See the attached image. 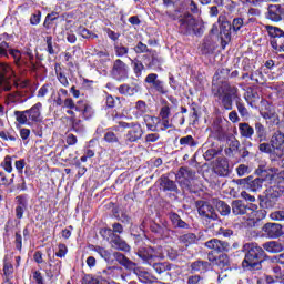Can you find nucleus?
<instances>
[{
    "label": "nucleus",
    "instance_id": "nucleus-14",
    "mask_svg": "<svg viewBox=\"0 0 284 284\" xmlns=\"http://www.w3.org/2000/svg\"><path fill=\"white\" fill-rule=\"evenodd\" d=\"M237 183L240 185H245V189L251 190V192H258V190L263 187V179L261 178L253 179L252 176H248L246 179L237 180Z\"/></svg>",
    "mask_w": 284,
    "mask_h": 284
},
{
    "label": "nucleus",
    "instance_id": "nucleus-62",
    "mask_svg": "<svg viewBox=\"0 0 284 284\" xmlns=\"http://www.w3.org/2000/svg\"><path fill=\"white\" fill-rule=\"evenodd\" d=\"M104 141H106V143H116L119 142V138H116V134H114V132H106L104 134Z\"/></svg>",
    "mask_w": 284,
    "mask_h": 284
},
{
    "label": "nucleus",
    "instance_id": "nucleus-50",
    "mask_svg": "<svg viewBox=\"0 0 284 284\" xmlns=\"http://www.w3.org/2000/svg\"><path fill=\"white\" fill-rule=\"evenodd\" d=\"M170 128H172V122H170V119L160 118L158 132H165V130H170Z\"/></svg>",
    "mask_w": 284,
    "mask_h": 284
},
{
    "label": "nucleus",
    "instance_id": "nucleus-6",
    "mask_svg": "<svg viewBox=\"0 0 284 284\" xmlns=\"http://www.w3.org/2000/svg\"><path fill=\"white\" fill-rule=\"evenodd\" d=\"M284 185L274 184L268 190H266L265 196L261 197L260 205L265 210H272L278 203V199L283 196Z\"/></svg>",
    "mask_w": 284,
    "mask_h": 284
},
{
    "label": "nucleus",
    "instance_id": "nucleus-63",
    "mask_svg": "<svg viewBox=\"0 0 284 284\" xmlns=\"http://www.w3.org/2000/svg\"><path fill=\"white\" fill-rule=\"evenodd\" d=\"M105 32H106L109 39H111V41H114L115 43H116V41H119V37H121V33L115 32L110 28L105 29Z\"/></svg>",
    "mask_w": 284,
    "mask_h": 284
},
{
    "label": "nucleus",
    "instance_id": "nucleus-51",
    "mask_svg": "<svg viewBox=\"0 0 284 284\" xmlns=\"http://www.w3.org/2000/svg\"><path fill=\"white\" fill-rule=\"evenodd\" d=\"M217 155H219V150H216L214 148L207 149L203 153L205 161H212V159H215Z\"/></svg>",
    "mask_w": 284,
    "mask_h": 284
},
{
    "label": "nucleus",
    "instance_id": "nucleus-2",
    "mask_svg": "<svg viewBox=\"0 0 284 284\" xmlns=\"http://www.w3.org/2000/svg\"><path fill=\"white\" fill-rule=\"evenodd\" d=\"M173 19L178 21V28L181 34H195L196 37L203 34V23L196 20L193 14L184 13L178 18L174 17Z\"/></svg>",
    "mask_w": 284,
    "mask_h": 284
},
{
    "label": "nucleus",
    "instance_id": "nucleus-27",
    "mask_svg": "<svg viewBox=\"0 0 284 284\" xmlns=\"http://www.w3.org/2000/svg\"><path fill=\"white\" fill-rule=\"evenodd\" d=\"M144 123L151 132H159V123H161V118L144 115Z\"/></svg>",
    "mask_w": 284,
    "mask_h": 284
},
{
    "label": "nucleus",
    "instance_id": "nucleus-58",
    "mask_svg": "<svg viewBox=\"0 0 284 284\" xmlns=\"http://www.w3.org/2000/svg\"><path fill=\"white\" fill-rule=\"evenodd\" d=\"M112 227H113V230L112 229L108 230V232H109V234H111V236H112V234H123V225H121V223H114V224H112Z\"/></svg>",
    "mask_w": 284,
    "mask_h": 284
},
{
    "label": "nucleus",
    "instance_id": "nucleus-1",
    "mask_svg": "<svg viewBox=\"0 0 284 284\" xmlns=\"http://www.w3.org/2000/svg\"><path fill=\"white\" fill-rule=\"evenodd\" d=\"M243 252L245 257L242 262L244 270L253 272L254 270H261L263 267V258H265V251L256 243H246L243 245Z\"/></svg>",
    "mask_w": 284,
    "mask_h": 284
},
{
    "label": "nucleus",
    "instance_id": "nucleus-19",
    "mask_svg": "<svg viewBox=\"0 0 284 284\" xmlns=\"http://www.w3.org/2000/svg\"><path fill=\"white\" fill-rule=\"evenodd\" d=\"M138 256L143 260L148 265H152V258H154V250L151 246L143 245L138 250Z\"/></svg>",
    "mask_w": 284,
    "mask_h": 284
},
{
    "label": "nucleus",
    "instance_id": "nucleus-18",
    "mask_svg": "<svg viewBox=\"0 0 284 284\" xmlns=\"http://www.w3.org/2000/svg\"><path fill=\"white\" fill-rule=\"evenodd\" d=\"M110 244L113 250H120V252H130V245L121 239V236L112 233L110 236Z\"/></svg>",
    "mask_w": 284,
    "mask_h": 284
},
{
    "label": "nucleus",
    "instance_id": "nucleus-15",
    "mask_svg": "<svg viewBox=\"0 0 284 284\" xmlns=\"http://www.w3.org/2000/svg\"><path fill=\"white\" fill-rule=\"evenodd\" d=\"M217 22L220 23V37L222 41H230L232 38V23L225 20V17L223 16L219 17Z\"/></svg>",
    "mask_w": 284,
    "mask_h": 284
},
{
    "label": "nucleus",
    "instance_id": "nucleus-44",
    "mask_svg": "<svg viewBox=\"0 0 284 284\" xmlns=\"http://www.w3.org/2000/svg\"><path fill=\"white\" fill-rule=\"evenodd\" d=\"M132 65L136 79L141 78V74H143V71L145 70V65H143V62H141V60H133Z\"/></svg>",
    "mask_w": 284,
    "mask_h": 284
},
{
    "label": "nucleus",
    "instance_id": "nucleus-31",
    "mask_svg": "<svg viewBox=\"0 0 284 284\" xmlns=\"http://www.w3.org/2000/svg\"><path fill=\"white\" fill-rule=\"evenodd\" d=\"M169 219L173 225V227H180L182 230H187L190 227V224H187L185 221L181 219L180 214L176 213H170Z\"/></svg>",
    "mask_w": 284,
    "mask_h": 284
},
{
    "label": "nucleus",
    "instance_id": "nucleus-61",
    "mask_svg": "<svg viewBox=\"0 0 284 284\" xmlns=\"http://www.w3.org/2000/svg\"><path fill=\"white\" fill-rule=\"evenodd\" d=\"M57 79L61 83V85H63L64 88H68V85H70V82L68 81V77H65L63 72L57 71Z\"/></svg>",
    "mask_w": 284,
    "mask_h": 284
},
{
    "label": "nucleus",
    "instance_id": "nucleus-30",
    "mask_svg": "<svg viewBox=\"0 0 284 284\" xmlns=\"http://www.w3.org/2000/svg\"><path fill=\"white\" fill-rule=\"evenodd\" d=\"M49 257V274L50 276H59L61 274V260H52L50 254Z\"/></svg>",
    "mask_w": 284,
    "mask_h": 284
},
{
    "label": "nucleus",
    "instance_id": "nucleus-46",
    "mask_svg": "<svg viewBox=\"0 0 284 284\" xmlns=\"http://www.w3.org/2000/svg\"><path fill=\"white\" fill-rule=\"evenodd\" d=\"M94 252H97V254H99L101 258H104L106 263H110V261L112 260V253L104 247L95 246Z\"/></svg>",
    "mask_w": 284,
    "mask_h": 284
},
{
    "label": "nucleus",
    "instance_id": "nucleus-22",
    "mask_svg": "<svg viewBox=\"0 0 284 284\" xmlns=\"http://www.w3.org/2000/svg\"><path fill=\"white\" fill-rule=\"evenodd\" d=\"M150 230L158 236V239H170V229H168L165 225L152 223L150 225Z\"/></svg>",
    "mask_w": 284,
    "mask_h": 284
},
{
    "label": "nucleus",
    "instance_id": "nucleus-35",
    "mask_svg": "<svg viewBox=\"0 0 284 284\" xmlns=\"http://www.w3.org/2000/svg\"><path fill=\"white\" fill-rule=\"evenodd\" d=\"M134 110L135 119H141L144 114H148V103L143 100H139L135 102Z\"/></svg>",
    "mask_w": 284,
    "mask_h": 284
},
{
    "label": "nucleus",
    "instance_id": "nucleus-40",
    "mask_svg": "<svg viewBox=\"0 0 284 284\" xmlns=\"http://www.w3.org/2000/svg\"><path fill=\"white\" fill-rule=\"evenodd\" d=\"M235 105L237 108V112L242 119H248L250 118V111L247 108H245V103L241 101V98L236 99Z\"/></svg>",
    "mask_w": 284,
    "mask_h": 284
},
{
    "label": "nucleus",
    "instance_id": "nucleus-11",
    "mask_svg": "<svg viewBox=\"0 0 284 284\" xmlns=\"http://www.w3.org/2000/svg\"><path fill=\"white\" fill-rule=\"evenodd\" d=\"M197 213L202 219L206 221H216L219 219V214L214 210V206L206 201H197L196 202Z\"/></svg>",
    "mask_w": 284,
    "mask_h": 284
},
{
    "label": "nucleus",
    "instance_id": "nucleus-59",
    "mask_svg": "<svg viewBox=\"0 0 284 284\" xmlns=\"http://www.w3.org/2000/svg\"><path fill=\"white\" fill-rule=\"evenodd\" d=\"M243 18H235L233 19V22H232V28L234 30V32H239V30H241L243 28Z\"/></svg>",
    "mask_w": 284,
    "mask_h": 284
},
{
    "label": "nucleus",
    "instance_id": "nucleus-8",
    "mask_svg": "<svg viewBox=\"0 0 284 284\" xmlns=\"http://www.w3.org/2000/svg\"><path fill=\"white\" fill-rule=\"evenodd\" d=\"M119 126L128 130L124 135L125 143H136L143 136V128L136 122H119Z\"/></svg>",
    "mask_w": 284,
    "mask_h": 284
},
{
    "label": "nucleus",
    "instance_id": "nucleus-21",
    "mask_svg": "<svg viewBox=\"0 0 284 284\" xmlns=\"http://www.w3.org/2000/svg\"><path fill=\"white\" fill-rule=\"evenodd\" d=\"M22 55L26 57L22 58L24 68H28L32 72L37 71V62H34V54L32 53V49L27 48L22 52Z\"/></svg>",
    "mask_w": 284,
    "mask_h": 284
},
{
    "label": "nucleus",
    "instance_id": "nucleus-9",
    "mask_svg": "<svg viewBox=\"0 0 284 284\" xmlns=\"http://www.w3.org/2000/svg\"><path fill=\"white\" fill-rule=\"evenodd\" d=\"M111 77L115 81H128L130 79V67L121 59L113 62Z\"/></svg>",
    "mask_w": 284,
    "mask_h": 284
},
{
    "label": "nucleus",
    "instance_id": "nucleus-55",
    "mask_svg": "<svg viewBox=\"0 0 284 284\" xmlns=\"http://www.w3.org/2000/svg\"><path fill=\"white\" fill-rule=\"evenodd\" d=\"M170 114H171V110H170V105L164 104L161 109H160V114L158 119H170Z\"/></svg>",
    "mask_w": 284,
    "mask_h": 284
},
{
    "label": "nucleus",
    "instance_id": "nucleus-64",
    "mask_svg": "<svg viewBox=\"0 0 284 284\" xmlns=\"http://www.w3.org/2000/svg\"><path fill=\"white\" fill-rule=\"evenodd\" d=\"M47 41V52H49L50 54H54V47L52 45V37L48 36L45 38Z\"/></svg>",
    "mask_w": 284,
    "mask_h": 284
},
{
    "label": "nucleus",
    "instance_id": "nucleus-34",
    "mask_svg": "<svg viewBox=\"0 0 284 284\" xmlns=\"http://www.w3.org/2000/svg\"><path fill=\"white\" fill-rule=\"evenodd\" d=\"M113 256L115 261H118V263H120V265H123V267H125L126 270L134 268V262L130 261V258L123 255V253L115 252L113 253Z\"/></svg>",
    "mask_w": 284,
    "mask_h": 284
},
{
    "label": "nucleus",
    "instance_id": "nucleus-49",
    "mask_svg": "<svg viewBox=\"0 0 284 284\" xmlns=\"http://www.w3.org/2000/svg\"><path fill=\"white\" fill-rule=\"evenodd\" d=\"M10 43L2 41L0 42V59H8L10 55Z\"/></svg>",
    "mask_w": 284,
    "mask_h": 284
},
{
    "label": "nucleus",
    "instance_id": "nucleus-52",
    "mask_svg": "<svg viewBox=\"0 0 284 284\" xmlns=\"http://www.w3.org/2000/svg\"><path fill=\"white\" fill-rule=\"evenodd\" d=\"M161 65H163V58L159 55H153L152 60L150 62L151 68H156L158 70H161Z\"/></svg>",
    "mask_w": 284,
    "mask_h": 284
},
{
    "label": "nucleus",
    "instance_id": "nucleus-41",
    "mask_svg": "<svg viewBox=\"0 0 284 284\" xmlns=\"http://www.w3.org/2000/svg\"><path fill=\"white\" fill-rule=\"evenodd\" d=\"M179 241L184 245H186L187 247L189 245H194V243H196L197 241V237H196V234L194 233H186L184 235H181Z\"/></svg>",
    "mask_w": 284,
    "mask_h": 284
},
{
    "label": "nucleus",
    "instance_id": "nucleus-16",
    "mask_svg": "<svg viewBox=\"0 0 284 284\" xmlns=\"http://www.w3.org/2000/svg\"><path fill=\"white\" fill-rule=\"evenodd\" d=\"M283 13L284 9L281 7V4H270L267 8L266 18L270 19V21L278 23V21H283Z\"/></svg>",
    "mask_w": 284,
    "mask_h": 284
},
{
    "label": "nucleus",
    "instance_id": "nucleus-25",
    "mask_svg": "<svg viewBox=\"0 0 284 284\" xmlns=\"http://www.w3.org/2000/svg\"><path fill=\"white\" fill-rule=\"evenodd\" d=\"M239 132L242 139H252V136H254V129L247 122L239 123Z\"/></svg>",
    "mask_w": 284,
    "mask_h": 284
},
{
    "label": "nucleus",
    "instance_id": "nucleus-7",
    "mask_svg": "<svg viewBox=\"0 0 284 284\" xmlns=\"http://www.w3.org/2000/svg\"><path fill=\"white\" fill-rule=\"evenodd\" d=\"M265 30L271 38L270 44L275 52H284V31L274 26L266 24Z\"/></svg>",
    "mask_w": 284,
    "mask_h": 284
},
{
    "label": "nucleus",
    "instance_id": "nucleus-36",
    "mask_svg": "<svg viewBox=\"0 0 284 284\" xmlns=\"http://www.w3.org/2000/svg\"><path fill=\"white\" fill-rule=\"evenodd\" d=\"M120 94H126L129 97H134L136 92H139V87L130 85V84H122L119 87Z\"/></svg>",
    "mask_w": 284,
    "mask_h": 284
},
{
    "label": "nucleus",
    "instance_id": "nucleus-28",
    "mask_svg": "<svg viewBox=\"0 0 284 284\" xmlns=\"http://www.w3.org/2000/svg\"><path fill=\"white\" fill-rule=\"evenodd\" d=\"M268 181H277V185H281L284 181V170L276 168H270L268 171Z\"/></svg>",
    "mask_w": 284,
    "mask_h": 284
},
{
    "label": "nucleus",
    "instance_id": "nucleus-53",
    "mask_svg": "<svg viewBox=\"0 0 284 284\" xmlns=\"http://www.w3.org/2000/svg\"><path fill=\"white\" fill-rule=\"evenodd\" d=\"M1 166L3 168V170H6V172L10 174L12 172V158L10 155H7L4 158V161L1 163Z\"/></svg>",
    "mask_w": 284,
    "mask_h": 284
},
{
    "label": "nucleus",
    "instance_id": "nucleus-33",
    "mask_svg": "<svg viewBox=\"0 0 284 284\" xmlns=\"http://www.w3.org/2000/svg\"><path fill=\"white\" fill-rule=\"evenodd\" d=\"M163 192H176L179 187L176 186V182L170 180L168 176H162L161 178V183H160Z\"/></svg>",
    "mask_w": 284,
    "mask_h": 284
},
{
    "label": "nucleus",
    "instance_id": "nucleus-23",
    "mask_svg": "<svg viewBox=\"0 0 284 284\" xmlns=\"http://www.w3.org/2000/svg\"><path fill=\"white\" fill-rule=\"evenodd\" d=\"M262 247L270 254H281V252H283V250H284L283 243H281L278 241L265 242L262 245Z\"/></svg>",
    "mask_w": 284,
    "mask_h": 284
},
{
    "label": "nucleus",
    "instance_id": "nucleus-42",
    "mask_svg": "<svg viewBox=\"0 0 284 284\" xmlns=\"http://www.w3.org/2000/svg\"><path fill=\"white\" fill-rule=\"evenodd\" d=\"M180 145H182L183 148H196V145H199V142L194 140V136L186 135L180 139Z\"/></svg>",
    "mask_w": 284,
    "mask_h": 284
},
{
    "label": "nucleus",
    "instance_id": "nucleus-12",
    "mask_svg": "<svg viewBox=\"0 0 284 284\" xmlns=\"http://www.w3.org/2000/svg\"><path fill=\"white\" fill-rule=\"evenodd\" d=\"M262 233L266 239H281L283 234V225L268 222L262 226Z\"/></svg>",
    "mask_w": 284,
    "mask_h": 284
},
{
    "label": "nucleus",
    "instance_id": "nucleus-10",
    "mask_svg": "<svg viewBox=\"0 0 284 284\" xmlns=\"http://www.w3.org/2000/svg\"><path fill=\"white\" fill-rule=\"evenodd\" d=\"M12 67L6 62H0V94L1 92H10L12 90Z\"/></svg>",
    "mask_w": 284,
    "mask_h": 284
},
{
    "label": "nucleus",
    "instance_id": "nucleus-32",
    "mask_svg": "<svg viewBox=\"0 0 284 284\" xmlns=\"http://www.w3.org/2000/svg\"><path fill=\"white\" fill-rule=\"evenodd\" d=\"M271 145H273L274 150L278 151L281 150V148H283L284 144V133L281 131H276L275 133H273V135L271 136Z\"/></svg>",
    "mask_w": 284,
    "mask_h": 284
},
{
    "label": "nucleus",
    "instance_id": "nucleus-17",
    "mask_svg": "<svg viewBox=\"0 0 284 284\" xmlns=\"http://www.w3.org/2000/svg\"><path fill=\"white\" fill-rule=\"evenodd\" d=\"M215 174L219 176H229L230 175V163L225 158H217L214 166Z\"/></svg>",
    "mask_w": 284,
    "mask_h": 284
},
{
    "label": "nucleus",
    "instance_id": "nucleus-20",
    "mask_svg": "<svg viewBox=\"0 0 284 284\" xmlns=\"http://www.w3.org/2000/svg\"><path fill=\"white\" fill-rule=\"evenodd\" d=\"M205 247L209 250H213V252H227L230 250V244L227 242H223L221 240H210L205 243Z\"/></svg>",
    "mask_w": 284,
    "mask_h": 284
},
{
    "label": "nucleus",
    "instance_id": "nucleus-3",
    "mask_svg": "<svg viewBox=\"0 0 284 284\" xmlns=\"http://www.w3.org/2000/svg\"><path fill=\"white\" fill-rule=\"evenodd\" d=\"M43 104L41 102H37L33 106L26 111H14L16 121L20 123V125H33V123H41V110Z\"/></svg>",
    "mask_w": 284,
    "mask_h": 284
},
{
    "label": "nucleus",
    "instance_id": "nucleus-60",
    "mask_svg": "<svg viewBox=\"0 0 284 284\" xmlns=\"http://www.w3.org/2000/svg\"><path fill=\"white\" fill-rule=\"evenodd\" d=\"M134 51L136 52V54H143L145 52H150V49H148V44H144L143 42H139L135 45Z\"/></svg>",
    "mask_w": 284,
    "mask_h": 284
},
{
    "label": "nucleus",
    "instance_id": "nucleus-37",
    "mask_svg": "<svg viewBox=\"0 0 284 284\" xmlns=\"http://www.w3.org/2000/svg\"><path fill=\"white\" fill-rule=\"evenodd\" d=\"M78 112H81L84 119H92L94 116V110H92V106H90L85 101H82L80 103V110Z\"/></svg>",
    "mask_w": 284,
    "mask_h": 284
},
{
    "label": "nucleus",
    "instance_id": "nucleus-38",
    "mask_svg": "<svg viewBox=\"0 0 284 284\" xmlns=\"http://www.w3.org/2000/svg\"><path fill=\"white\" fill-rule=\"evenodd\" d=\"M81 102L82 101L80 100L75 103L72 98H65L62 108L64 110H74L75 112H78V110H81Z\"/></svg>",
    "mask_w": 284,
    "mask_h": 284
},
{
    "label": "nucleus",
    "instance_id": "nucleus-39",
    "mask_svg": "<svg viewBox=\"0 0 284 284\" xmlns=\"http://www.w3.org/2000/svg\"><path fill=\"white\" fill-rule=\"evenodd\" d=\"M215 203H216V210L221 214V216L230 215V212H232V207H230L227 203L221 200H216Z\"/></svg>",
    "mask_w": 284,
    "mask_h": 284
},
{
    "label": "nucleus",
    "instance_id": "nucleus-47",
    "mask_svg": "<svg viewBox=\"0 0 284 284\" xmlns=\"http://www.w3.org/2000/svg\"><path fill=\"white\" fill-rule=\"evenodd\" d=\"M183 10L186 12H192L193 14H199V6L195 4L192 0H185L183 3Z\"/></svg>",
    "mask_w": 284,
    "mask_h": 284
},
{
    "label": "nucleus",
    "instance_id": "nucleus-4",
    "mask_svg": "<svg viewBox=\"0 0 284 284\" xmlns=\"http://www.w3.org/2000/svg\"><path fill=\"white\" fill-rule=\"evenodd\" d=\"M215 97L219 99L224 110H232L233 108L232 99H239V88L227 82H223L222 85L217 89Z\"/></svg>",
    "mask_w": 284,
    "mask_h": 284
},
{
    "label": "nucleus",
    "instance_id": "nucleus-13",
    "mask_svg": "<svg viewBox=\"0 0 284 284\" xmlns=\"http://www.w3.org/2000/svg\"><path fill=\"white\" fill-rule=\"evenodd\" d=\"M159 75L156 73H150L145 78V83L152 85V90L158 92L159 94H165L168 92V88H165V82L158 80Z\"/></svg>",
    "mask_w": 284,
    "mask_h": 284
},
{
    "label": "nucleus",
    "instance_id": "nucleus-56",
    "mask_svg": "<svg viewBox=\"0 0 284 284\" xmlns=\"http://www.w3.org/2000/svg\"><path fill=\"white\" fill-rule=\"evenodd\" d=\"M17 101H19V92L13 91L6 95V103H17Z\"/></svg>",
    "mask_w": 284,
    "mask_h": 284
},
{
    "label": "nucleus",
    "instance_id": "nucleus-45",
    "mask_svg": "<svg viewBox=\"0 0 284 284\" xmlns=\"http://www.w3.org/2000/svg\"><path fill=\"white\" fill-rule=\"evenodd\" d=\"M113 48H114L115 55L120 58L125 57V54H128V52L130 51L128 47L119 42H114Z\"/></svg>",
    "mask_w": 284,
    "mask_h": 284
},
{
    "label": "nucleus",
    "instance_id": "nucleus-48",
    "mask_svg": "<svg viewBox=\"0 0 284 284\" xmlns=\"http://www.w3.org/2000/svg\"><path fill=\"white\" fill-rule=\"evenodd\" d=\"M258 150H260V152H264V154H276V150L274 149L272 142H270V143H267V142L261 143L258 145Z\"/></svg>",
    "mask_w": 284,
    "mask_h": 284
},
{
    "label": "nucleus",
    "instance_id": "nucleus-24",
    "mask_svg": "<svg viewBox=\"0 0 284 284\" xmlns=\"http://www.w3.org/2000/svg\"><path fill=\"white\" fill-rule=\"evenodd\" d=\"M175 179L179 181V183H183V179L184 181H190L194 179V172L185 166H181L175 174Z\"/></svg>",
    "mask_w": 284,
    "mask_h": 284
},
{
    "label": "nucleus",
    "instance_id": "nucleus-29",
    "mask_svg": "<svg viewBox=\"0 0 284 284\" xmlns=\"http://www.w3.org/2000/svg\"><path fill=\"white\" fill-rule=\"evenodd\" d=\"M254 128H255V134H256L257 141L260 143H263V141H267V136L270 134L267 132V128H265L261 122H255Z\"/></svg>",
    "mask_w": 284,
    "mask_h": 284
},
{
    "label": "nucleus",
    "instance_id": "nucleus-26",
    "mask_svg": "<svg viewBox=\"0 0 284 284\" xmlns=\"http://www.w3.org/2000/svg\"><path fill=\"white\" fill-rule=\"evenodd\" d=\"M210 262L203 260H197L191 263L192 272H200V274H205V272L210 271Z\"/></svg>",
    "mask_w": 284,
    "mask_h": 284
},
{
    "label": "nucleus",
    "instance_id": "nucleus-43",
    "mask_svg": "<svg viewBox=\"0 0 284 284\" xmlns=\"http://www.w3.org/2000/svg\"><path fill=\"white\" fill-rule=\"evenodd\" d=\"M9 55L13 58L16 65H23V53L19 49H10Z\"/></svg>",
    "mask_w": 284,
    "mask_h": 284
},
{
    "label": "nucleus",
    "instance_id": "nucleus-54",
    "mask_svg": "<svg viewBox=\"0 0 284 284\" xmlns=\"http://www.w3.org/2000/svg\"><path fill=\"white\" fill-rule=\"evenodd\" d=\"M270 219L271 221L284 222V210L272 212Z\"/></svg>",
    "mask_w": 284,
    "mask_h": 284
},
{
    "label": "nucleus",
    "instance_id": "nucleus-57",
    "mask_svg": "<svg viewBox=\"0 0 284 284\" xmlns=\"http://www.w3.org/2000/svg\"><path fill=\"white\" fill-rule=\"evenodd\" d=\"M67 254H68V246L65 244H59L58 252L55 253V256L58 258H65Z\"/></svg>",
    "mask_w": 284,
    "mask_h": 284
},
{
    "label": "nucleus",
    "instance_id": "nucleus-5",
    "mask_svg": "<svg viewBox=\"0 0 284 284\" xmlns=\"http://www.w3.org/2000/svg\"><path fill=\"white\" fill-rule=\"evenodd\" d=\"M232 212L235 216H244L246 221H254L258 214V206L256 204L245 205L243 201L235 200L232 202Z\"/></svg>",
    "mask_w": 284,
    "mask_h": 284
}]
</instances>
